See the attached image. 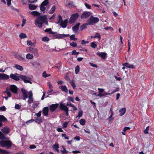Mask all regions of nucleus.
<instances>
[{"label":"nucleus","mask_w":154,"mask_h":154,"mask_svg":"<svg viewBox=\"0 0 154 154\" xmlns=\"http://www.w3.org/2000/svg\"><path fill=\"white\" fill-rule=\"evenodd\" d=\"M34 121V119H31L27 121L26 122V124H29V123H32V122Z\"/></svg>","instance_id":"nucleus-62"},{"label":"nucleus","mask_w":154,"mask_h":154,"mask_svg":"<svg viewBox=\"0 0 154 154\" xmlns=\"http://www.w3.org/2000/svg\"><path fill=\"white\" fill-rule=\"evenodd\" d=\"M59 88L63 91H64L66 93H67L68 91V90L67 89L66 85L60 86L59 87Z\"/></svg>","instance_id":"nucleus-23"},{"label":"nucleus","mask_w":154,"mask_h":154,"mask_svg":"<svg viewBox=\"0 0 154 154\" xmlns=\"http://www.w3.org/2000/svg\"><path fill=\"white\" fill-rule=\"evenodd\" d=\"M9 153V152L7 151L0 149V153L2 154H8Z\"/></svg>","instance_id":"nucleus-34"},{"label":"nucleus","mask_w":154,"mask_h":154,"mask_svg":"<svg viewBox=\"0 0 154 154\" xmlns=\"http://www.w3.org/2000/svg\"><path fill=\"white\" fill-rule=\"evenodd\" d=\"M48 3L49 1L48 0H45L40 5V10L43 12H45L46 10L45 6H47V9H48L50 7L49 5H48Z\"/></svg>","instance_id":"nucleus-3"},{"label":"nucleus","mask_w":154,"mask_h":154,"mask_svg":"<svg viewBox=\"0 0 154 154\" xmlns=\"http://www.w3.org/2000/svg\"><path fill=\"white\" fill-rule=\"evenodd\" d=\"M59 147V145L58 144H55L53 146V148L54 149H58Z\"/></svg>","instance_id":"nucleus-57"},{"label":"nucleus","mask_w":154,"mask_h":154,"mask_svg":"<svg viewBox=\"0 0 154 154\" xmlns=\"http://www.w3.org/2000/svg\"><path fill=\"white\" fill-rule=\"evenodd\" d=\"M89 25L88 24L87 22L83 24L80 27V29L81 31L83 29H86L87 28V26Z\"/></svg>","instance_id":"nucleus-30"},{"label":"nucleus","mask_w":154,"mask_h":154,"mask_svg":"<svg viewBox=\"0 0 154 154\" xmlns=\"http://www.w3.org/2000/svg\"><path fill=\"white\" fill-rule=\"evenodd\" d=\"M45 23L48 25L47 17L46 15L41 16L37 17L35 20V24L36 26L41 28L42 27V24Z\"/></svg>","instance_id":"nucleus-1"},{"label":"nucleus","mask_w":154,"mask_h":154,"mask_svg":"<svg viewBox=\"0 0 154 154\" xmlns=\"http://www.w3.org/2000/svg\"><path fill=\"white\" fill-rule=\"evenodd\" d=\"M123 66L129 68L133 69L134 68V65L130 64L129 63H126L123 64Z\"/></svg>","instance_id":"nucleus-20"},{"label":"nucleus","mask_w":154,"mask_h":154,"mask_svg":"<svg viewBox=\"0 0 154 154\" xmlns=\"http://www.w3.org/2000/svg\"><path fill=\"white\" fill-rule=\"evenodd\" d=\"M79 16V14L78 13L72 14L69 19V23L70 24H72L75 23Z\"/></svg>","instance_id":"nucleus-5"},{"label":"nucleus","mask_w":154,"mask_h":154,"mask_svg":"<svg viewBox=\"0 0 154 154\" xmlns=\"http://www.w3.org/2000/svg\"><path fill=\"white\" fill-rule=\"evenodd\" d=\"M70 83L72 87L74 89L75 87L76 86L73 80H72V81H71L70 82Z\"/></svg>","instance_id":"nucleus-40"},{"label":"nucleus","mask_w":154,"mask_h":154,"mask_svg":"<svg viewBox=\"0 0 154 154\" xmlns=\"http://www.w3.org/2000/svg\"><path fill=\"white\" fill-rule=\"evenodd\" d=\"M10 90L13 93L17 94V93L18 88L14 85H12L10 86Z\"/></svg>","instance_id":"nucleus-11"},{"label":"nucleus","mask_w":154,"mask_h":154,"mask_svg":"<svg viewBox=\"0 0 154 154\" xmlns=\"http://www.w3.org/2000/svg\"><path fill=\"white\" fill-rule=\"evenodd\" d=\"M20 78L26 83H29L32 84V82L30 81V79L26 75H20Z\"/></svg>","instance_id":"nucleus-6"},{"label":"nucleus","mask_w":154,"mask_h":154,"mask_svg":"<svg viewBox=\"0 0 154 154\" xmlns=\"http://www.w3.org/2000/svg\"><path fill=\"white\" fill-rule=\"evenodd\" d=\"M56 9V8L55 6L54 5H53L51 8L50 10L48 12V13L50 14L54 13L55 12Z\"/></svg>","instance_id":"nucleus-26"},{"label":"nucleus","mask_w":154,"mask_h":154,"mask_svg":"<svg viewBox=\"0 0 154 154\" xmlns=\"http://www.w3.org/2000/svg\"><path fill=\"white\" fill-rule=\"evenodd\" d=\"M12 143L10 140H2L0 142V145L3 147H5L9 149L12 146Z\"/></svg>","instance_id":"nucleus-2"},{"label":"nucleus","mask_w":154,"mask_h":154,"mask_svg":"<svg viewBox=\"0 0 154 154\" xmlns=\"http://www.w3.org/2000/svg\"><path fill=\"white\" fill-rule=\"evenodd\" d=\"M63 150H61V151L63 154H66L68 153V152L67 151L63 146H62Z\"/></svg>","instance_id":"nucleus-47"},{"label":"nucleus","mask_w":154,"mask_h":154,"mask_svg":"<svg viewBox=\"0 0 154 154\" xmlns=\"http://www.w3.org/2000/svg\"><path fill=\"white\" fill-rule=\"evenodd\" d=\"M49 109L48 107L46 106L44 107L42 110L43 114L46 116H48V113Z\"/></svg>","instance_id":"nucleus-16"},{"label":"nucleus","mask_w":154,"mask_h":154,"mask_svg":"<svg viewBox=\"0 0 154 154\" xmlns=\"http://www.w3.org/2000/svg\"><path fill=\"white\" fill-rule=\"evenodd\" d=\"M33 48H32L31 47H29L27 48L26 51L27 52L31 53Z\"/></svg>","instance_id":"nucleus-49"},{"label":"nucleus","mask_w":154,"mask_h":154,"mask_svg":"<svg viewBox=\"0 0 154 154\" xmlns=\"http://www.w3.org/2000/svg\"><path fill=\"white\" fill-rule=\"evenodd\" d=\"M51 31H52V30H51V28L47 29L45 30V32H47L49 34H50V32H51Z\"/></svg>","instance_id":"nucleus-55"},{"label":"nucleus","mask_w":154,"mask_h":154,"mask_svg":"<svg viewBox=\"0 0 154 154\" xmlns=\"http://www.w3.org/2000/svg\"><path fill=\"white\" fill-rule=\"evenodd\" d=\"M75 73L76 74H77L79 71V66L78 65H77L76 66L75 68Z\"/></svg>","instance_id":"nucleus-41"},{"label":"nucleus","mask_w":154,"mask_h":154,"mask_svg":"<svg viewBox=\"0 0 154 154\" xmlns=\"http://www.w3.org/2000/svg\"><path fill=\"white\" fill-rule=\"evenodd\" d=\"M73 2H70L68 3V5L71 7L74 6Z\"/></svg>","instance_id":"nucleus-61"},{"label":"nucleus","mask_w":154,"mask_h":154,"mask_svg":"<svg viewBox=\"0 0 154 154\" xmlns=\"http://www.w3.org/2000/svg\"><path fill=\"white\" fill-rule=\"evenodd\" d=\"M5 136L4 134L0 131V139L4 140L5 139Z\"/></svg>","instance_id":"nucleus-44"},{"label":"nucleus","mask_w":154,"mask_h":154,"mask_svg":"<svg viewBox=\"0 0 154 154\" xmlns=\"http://www.w3.org/2000/svg\"><path fill=\"white\" fill-rule=\"evenodd\" d=\"M35 119L34 121L38 124H40L42 122V119L40 117H37L36 118L35 117Z\"/></svg>","instance_id":"nucleus-24"},{"label":"nucleus","mask_w":154,"mask_h":154,"mask_svg":"<svg viewBox=\"0 0 154 154\" xmlns=\"http://www.w3.org/2000/svg\"><path fill=\"white\" fill-rule=\"evenodd\" d=\"M0 110L2 111H5L6 110V108L5 106H2L0 107Z\"/></svg>","instance_id":"nucleus-64"},{"label":"nucleus","mask_w":154,"mask_h":154,"mask_svg":"<svg viewBox=\"0 0 154 154\" xmlns=\"http://www.w3.org/2000/svg\"><path fill=\"white\" fill-rule=\"evenodd\" d=\"M110 94L106 93H105L101 94L100 92H99V94L97 95V96L100 97H102L106 95H110Z\"/></svg>","instance_id":"nucleus-43"},{"label":"nucleus","mask_w":154,"mask_h":154,"mask_svg":"<svg viewBox=\"0 0 154 154\" xmlns=\"http://www.w3.org/2000/svg\"><path fill=\"white\" fill-rule=\"evenodd\" d=\"M59 106V104H52L50 106V109L51 112H53L55 111Z\"/></svg>","instance_id":"nucleus-13"},{"label":"nucleus","mask_w":154,"mask_h":154,"mask_svg":"<svg viewBox=\"0 0 154 154\" xmlns=\"http://www.w3.org/2000/svg\"><path fill=\"white\" fill-rule=\"evenodd\" d=\"M85 122V121L84 119H81L79 121V123L80 124L82 125H84Z\"/></svg>","instance_id":"nucleus-46"},{"label":"nucleus","mask_w":154,"mask_h":154,"mask_svg":"<svg viewBox=\"0 0 154 154\" xmlns=\"http://www.w3.org/2000/svg\"><path fill=\"white\" fill-rule=\"evenodd\" d=\"M80 25V23H79L75 24L72 28V30L75 33H77L79 29V26Z\"/></svg>","instance_id":"nucleus-14"},{"label":"nucleus","mask_w":154,"mask_h":154,"mask_svg":"<svg viewBox=\"0 0 154 154\" xmlns=\"http://www.w3.org/2000/svg\"><path fill=\"white\" fill-rule=\"evenodd\" d=\"M1 76L2 77V79L7 80L9 78V76L8 75L4 73L2 74Z\"/></svg>","instance_id":"nucleus-27"},{"label":"nucleus","mask_w":154,"mask_h":154,"mask_svg":"<svg viewBox=\"0 0 154 154\" xmlns=\"http://www.w3.org/2000/svg\"><path fill=\"white\" fill-rule=\"evenodd\" d=\"M29 8L31 10H34L37 8V6L34 5L30 4L29 5Z\"/></svg>","instance_id":"nucleus-31"},{"label":"nucleus","mask_w":154,"mask_h":154,"mask_svg":"<svg viewBox=\"0 0 154 154\" xmlns=\"http://www.w3.org/2000/svg\"><path fill=\"white\" fill-rule=\"evenodd\" d=\"M50 75H51L50 74H47L45 71H44L42 74V76L44 78H46L50 76Z\"/></svg>","instance_id":"nucleus-42"},{"label":"nucleus","mask_w":154,"mask_h":154,"mask_svg":"<svg viewBox=\"0 0 154 154\" xmlns=\"http://www.w3.org/2000/svg\"><path fill=\"white\" fill-rule=\"evenodd\" d=\"M89 43V41H86L85 40H82V45H85V44H88Z\"/></svg>","instance_id":"nucleus-56"},{"label":"nucleus","mask_w":154,"mask_h":154,"mask_svg":"<svg viewBox=\"0 0 154 154\" xmlns=\"http://www.w3.org/2000/svg\"><path fill=\"white\" fill-rule=\"evenodd\" d=\"M70 45L72 46V47H76L77 46V44L76 43H75L74 42H72L70 43Z\"/></svg>","instance_id":"nucleus-52"},{"label":"nucleus","mask_w":154,"mask_h":154,"mask_svg":"<svg viewBox=\"0 0 154 154\" xmlns=\"http://www.w3.org/2000/svg\"><path fill=\"white\" fill-rule=\"evenodd\" d=\"M31 14L34 16H39L40 15V14L36 11H32Z\"/></svg>","instance_id":"nucleus-32"},{"label":"nucleus","mask_w":154,"mask_h":154,"mask_svg":"<svg viewBox=\"0 0 154 154\" xmlns=\"http://www.w3.org/2000/svg\"><path fill=\"white\" fill-rule=\"evenodd\" d=\"M69 122H64L63 125V128H66Z\"/></svg>","instance_id":"nucleus-59"},{"label":"nucleus","mask_w":154,"mask_h":154,"mask_svg":"<svg viewBox=\"0 0 154 154\" xmlns=\"http://www.w3.org/2000/svg\"><path fill=\"white\" fill-rule=\"evenodd\" d=\"M89 64L92 67H95V68L97 67V66L96 64H94V63L90 62L89 63Z\"/></svg>","instance_id":"nucleus-60"},{"label":"nucleus","mask_w":154,"mask_h":154,"mask_svg":"<svg viewBox=\"0 0 154 154\" xmlns=\"http://www.w3.org/2000/svg\"><path fill=\"white\" fill-rule=\"evenodd\" d=\"M149 128V127L147 126L146 129L143 132L145 134H148V130Z\"/></svg>","instance_id":"nucleus-54"},{"label":"nucleus","mask_w":154,"mask_h":154,"mask_svg":"<svg viewBox=\"0 0 154 154\" xmlns=\"http://www.w3.org/2000/svg\"><path fill=\"white\" fill-rule=\"evenodd\" d=\"M79 53V52H76L75 50H73L71 52L72 55H77Z\"/></svg>","instance_id":"nucleus-45"},{"label":"nucleus","mask_w":154,"mask_h":154,"mask_svg":"<svg viewBox=\"0 0 154 154\" xmlns=\"http://www.w3.org/2000/svg\"><path fill=\"white\" fill-rule=\"evenodd\" d=\"M31 53L33 54L35 56L37 57L39 56V54L38 51V50L36 48H34L32 49Z\"/></svg>","instance_id":"nucleus-21"},{"label":"nucleus","mask_w":154,"mask_h":154,"mask_svg":"<svg viewBox=\"0 0 154 154\" xmlns=\"http://www.w3.org/2000/svg\"><path fill=\"white\" fill-rule=\"evenodd\" d=\"M33 55L30 54H28L26 56V57L28 59H31L33 58Z\"/></svg>","instance_id":"nucleus-35"},{"label":"nucleus","mask_w":154,"mask_h":154,"mask_svg":"<svg viewBox=\"0 0 154 154\" xmlns=\"http://www.w3.org/2000/svg\"><path fill=\"white\" fill-rule=\"evenodd\" d=\"M90 12L85 11L84 12L81 16V19L86 18L89 17L91 14Z\"/></svg>","instance_id":"nucleus-9"},{"label":"nucleus","mask_w":154,"mask_h":154,"mask_svg":"<svg viewBox=\"0 0 154 154\" xmlns=\"http://www.w3.org/2000/svg\"><path fill=\"white\" fill-rule=\"evenodd\" d=\"M68 19H67L64 20L63 21L61 22L60 25L63 28H65L66 27L68 23Z\"/></svg>","instance_id":"nucleus-17"},{"label":"nucleus","mask_w":154,"mask_h":154,"mask_svg":"<svg viewBox=\"0 0 154 154\" xmlns=\"http://www.w3.org/2000/svg\"><path fill=\"white\" fill-rule=\"evenodd\" d=\"M49 38L47 36L43 37L42 38V41L43 42H48L49 41Z\"/></svg>","instance_id":"nucleus-48"},{"label":"nucleus","mask_w":154,"mask_h":154,"mask_svg":"<svg viewBox=\"0 0 154 154\" xmlns=\"http://www.w3.org/2000/svg\"><path fill=\"white\" fill-rule=\"evenodd\" d=\"M63 21L62 17L60 15H59L58 17V21L57 23V24L60 23L61 22H62Z\"/></svg>","instance_id":"nucleus-38"},{"label":"nucleus","mask_w":154,"mask_h":154,"mask_svg":"<svg viewBox=\"0 0 154 154\" xmlns=\"http://www.w3.org/2000/svg\"><path fill=\"white\" fill-rule=\"evenodd\" d=\"M109 112L110 113L111 115L108 118V119L109 121L112 120L114 119V118H112V117L113 115V112L112 111V109L111 108L110 109Z\"/></svg>","instance_id":"nucleus-28"},{"label":"nucleus","mask_w":154,"mask_h":154,"mask_svg":"<svg viewBox=\"0 0 154 154\" xmlns=\"http://www.w3.org/2000/svg\"><path fill=\"white\" fill-rule=\"evenodd\" d=\"M13 67L15 68L16 69L19 70L20 71H22L23 70V67L18 64H15L14 66H13Z\"/></svg>","instance_id":"nucleus-25"},{"label":"nucleus","mask_w":154,"mask_h":154,"mask_svg":"<svg viewBox=\"0 0 154 154\" xmlns=\"http://www.w3.org/2000/svg\"><path fill=\"white\" fill-rule=\"evenodd\" d=\"M29 96L28 100L27 101V103L28 104H30L33 101V94L32 91H29L28 93Z\"/></svg>","instance_id":"nucleus-8"},{"label":"nucleus","mask_w":154,"mask_h":154,"mask_svg":"<svg viewBox=\"0 0 154 154\" xmlns=\"http://www.w3.org/2000/svg\"><path fill=\"white\" fill-rule=\"evenodd\" d=\"M91 46L92 48H96L97 46V45L93 42L91 43Z\"/></svg>","instance_id":"nucleus-50"},{"label":"nucleus","mask_w":154,"mask_h":154,"mask_svg":"<svg viewBox=\"0 0 154 154\" xmlns=\"http://www.w3.org/2000/svg\"><path fill=\"white\" fill-rule=\"evenodd\" d=\"M93 38H98V41H100L101 38L100 35L98 33H96L93 36Z\"/></svg>","instance_id":"nucleus-33"},{"label":"nucleus","mask_w":154,"mask_h":154,"mask_svg":"<svg viewBox=\"0 0 154 154\" xmlns=\"http://www.w3.org/2000/svg\"><path fill=\"white\" fill-rule=\"evenodd\" d=\"M96 54L101 57L102 59H104L106 58V53L105 52H98L96 53Z\"/></svg>","instance_id":"nucleus-15"},{"label":"nucleus","mask_w":154,"mask_h":154,"mask_svg":"<svg viewBox=\"0 0 154 154\" xmlns=\"http://www.w3.org/2000/svg\"><path fill=\"white\" fill-rule=\"evenodd\" d=\"M19 75L18 74L16 73L15 74H11L10 75V77L12 79L16 81H19L20 79V78L19 76H18Z\"/></svg>","instance_id":"nucleus-10"},{"label":"nucleus","mask_w":154,"mask_h":154,"mask_svg":"<svg viewBox=\"0 0 154 154\" xmlns=\"http://www.w3.org/2000/svg\"><path fill=\"white\" fill-rule=\"evenodd\" d=\"M1 130L3 132L6 134H8L10 132L9 128L7 127L3 128L1 129Z\"/></svg>","instance_id":"nucleus-19"},{"label":"nucleus","mask_w":154,"mask_h":154,"mask_svg":"<svg viewBox=\"0 0 154 154\" xmlns=\"http://www.w3.org/2000/svg\"><path fill=\"white\" fill-rule=\"evenodd\" d=\"M130 129V127H124L123 131L124 132H125L126 131H127V130Z\"/></svg>","instance_id":"nucleus-63"},{"label":"nucleus","mask_w":154,"mask_h":154,"mask_svg":"<svg viewBox=\"0 0 154 154\" xmlns=\"http://www.w3.org/2000/svg\"><path fill=\"white\" fill-rule=\"evenodd\" d=\"M19 37L21 39H23L26 38L27 36L25 34L22 33L19 35Z\"/></svg>","instance_id":"nucleus-36"},{"label":"nucleus","mask_w":154,"mask_h":154,"mask_svg":"<svg viewBox=\"0 0 154 154\" xmlns=\"http://www.w3.org/2000/svg\"><path fill=\"white\" fill-rule=\"evenodd\" d=\"M21 108V106L18 104H16L15 106V108L16 109H19Z\"/></svg>","instance_id":"nucleus-58"},{"label":"nucleus","mask_w":154,"mask_h":154,"mask_svg":"<svg viewBox=\"0 0 154 154\" xmlns=\"http://www.w3.org/2000/svg\"><path fill=\"white\" fill-rule=\"evenodd\" d=\"M69 36V35L68 34H57L53 35V38L57 39H63V38L68 37Z\"/></svg>","instance_id":"nucleus-7"},{"label":"nucleus","mask_w":154,"mask_h":154,"mask_svg":"<svg viewBox=\"0 0 154 154\" xmlns=\"http://www.w3.org/2000/svg\"><path fill=\"white\" fill-rule=\"evenodd\" d=\"M58 64H59V66H54L53 67V68H57L58 69H60L61 67V64L60 63H59Z\"/></svg>","instance_id":"nucleus-53"},{"label":"nucleus","mask_w":154,"mask_h":154,"mask_svg":"<svg viewBox=\"0 0 154 154\" xmlns=\"http://www.w3.org/2000/svg\"><path fill=\"white\" fill-rule=\"evenodd\" d=\"M17 57L19 60H21V61H23L24 59V57L23 56H22L21 55H17Z\"/></svg>","instance_id":"nucleus-37"},{"label":"nucleus","mask_w":154,"mask_h":154,"mask_svg":"<svg viewBox=\"0 0 154 154\" xmlns=\"http://www.w3.org/2000/svg\"><path fill=\"white\" fill-rule=\"evenodd\" d=\"M7 119L3 115H0V121L1 122H5L7 121Z\"/></svg>","instance_id":"nucleus-29"},{"label":"nucleus","mask_w":154,"mask_h":154,"mask_svg":"<svg viewBox=\"0 0 154 154\" xmlns=\"http://www.w3.org/2000/svg\"><path fill=\"white\" fill-rule=\"evenodd\" d=\"M59 108L60 109L64 110V111L69 110V109L67 106L62 103H60Z\"/></svg>","instance_id":"nucleus-18"},{"label":"nucleus","mask_w":154,"mask_h":154,"mask_svg":"<svg viewBox=\"0 0 154 154\" xmlns=\"http://www.w3.org/2000/svg\"><path fill=\"white\" fill-rule=\"evenodd\" d=\"M99 20V19L98 17H94L93 16H91L88 20L87 22L89 25H94L96 23L98 22Z\"/></svg>","instance_id":"nucleus-4"},{"label":"nucleus","mask_w":154,"mask_h":154,"mask_svg":"<svg viewBox=\"0 0 154 154\" xmlns=\"http://www.w3.org/2000/svg\"><path fill=\"white\" fill-rule=\"evenodd\" d=\"M21 91L23 94V100H25L28 97L27 91L23 88H21Z\"/></svg>","instance_id":"nucleus-12"},{"label":"nucleus","mask_w":154,"mask_h":154,"mask_svg":"<svg viewBox=\"0 0 154 154\" xmlns=\"http://www.w3.org/2000/svg\"><path fill=\"white\" fill-rule=\"evenodd\" d=\"M70 39L71 40L73 41H76L77 39V38L75 37V35H72L70 36Z\"/></svg>","instance_id":"nucleus-39"},{"label":"nucleus","mask_w":154,"mask_h":154,"mask_svg":"<svg viewBox=\"0 0 154 154\" xmlns=\"http://www.w3.org/2000/svg\"><path fill=\"white\" fill-rule=\"evenodd\" d=\"M126 111V109L125 108H122L120 109L119 110L120 116H122L124 115Z\"/></svg>","instance_id":"nucleus-22"},{"label":"nucleus","mask_w":154,"mask_h":154,"mask_svg":"<svg viewBox=\"0 0 154 154\" xmlns=\"http://www.w3.org/2000/svg\"><path fill=\"white\" fill-rule=\"evenodd\" d=\"M83 114V112L81 110L79 111V112L78 116L76 117V118L79 117V118H80V117H81L82 115Z\"/></svg>","instance_id":"nucleus-51"}]
</instances>
